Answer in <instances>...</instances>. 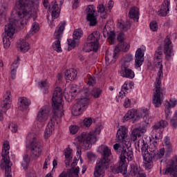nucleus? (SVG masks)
<instances>
[{"instance_id":"f257e3e1","label":"nucleus","mask_w":177,"mask_h":177,"mask_svg":"<svg viewBox=\"0 0 177 177\" xmlns=\"http://www.w3.org/2000/svg\"><path fill=\"white\" fill-rule=\"evenodd\" d=\"M34 6L32 1L27 0H17L15 3L16 16L19 19L11 18L9 23L5 26V34L2 35L3 44L5 49L9 48L10 46V39L15 38V33L16 32V27L19 26H26L30 20L31 16V10Z\"/></svg>"},{"instance_id":"f03ea898","label":"nucleus","mask_w":177,"mask_h":177,"mask_svg":"<svg viewBox=\"0 0 177 177\" xmlns=\"http://www.w3.org/2000/svg\"><path fill=\"white\" fill-rule=\"evenodd\" d=\"M154 63L156 67L159 68L158 75L159 77L156 78L154 83L155 91L153 93V104L155 107H160L162 104L164 100V88L161 87V80L160 78L162 77V51L158 49L154 55Z\"/></svg>"},{"instance_id":"7ed1b4c3","label":"nucleus","mask_w":177,"mask_h":177,"mask_svg":"<svg viewBox=\"0 0 177 177\" xmlns=\"http://www.w3.org/2000/svg\"><path fill=\"white\" fill-rule=\"evenodd\" d=\"M138 147H140L141 149L144 160L143 162L146 169H151L153 168V158L158 160L162 158L165 155V149L164 148L160 149L156 153H149V151H147V140L146 138L138 140Z\"/></svg>"},{"instance_id":"20e7f679","label":"nucleus","mask_w":177,"mask_h":177,"mask_svg":"<svg viewBox=\"0 0 177 177\" xmlns=\"http://www.w3.org/2000/svg\"><path fill=\"white\" fill-rule=\"evenodd\" d=\"M10 146L9 145V142L6 141L3 144L1 156L3 161L1 163V169H5L6 177H12V162H10V159L9 158V150Z\"/></svg>"},{"instance_id":"39448f33","label":"nucleus","mask_w":177,"mask_h":177,"mask_svg":"<svg viewBox=\"0 0 177 177\" xmlns=\"http://www.w3.org/2000/svg\"><path fill=\"white\" fill-rule=\"evenodd\" d=\"M125 144L116 143L113 145L115 151L118 154L119 158L127 161H132L133 160V151L132 148Z\"/></svg>"},{"instance_id":"423d86ee","label":"nucleus","mask_w":177,"mask_h":177,"mask_svg":"<svg viewBox=\"0 0 177 177\" xmlns=\"http://www.w3.org/2000/svg\"><path fill=\"white\" fill-rule=\"evenodd\" d=\"M28 140H33L30 144V153L32 158H38L42 153V145L34 133H30L27 136Z\"/></svg>"},{"instance_id":"0eeeda50","label":"nucleus","mask_w":177,"mask_h":177,"mask_svg":"<svg viewBox=\"0 0 177 177\" xmlns=\"http://www.w3.org/2000/svg\"><path fill=\"white\" fill-rule=\"evenodd\" d=\"M129 48H131V46L127 43H125L124 41L119 43L115 46L113 54H106V62H107L109 64H113V63H115L117 59H118V56H117L118 52H121V50L122 52H128L129 50Z\"/></svg>"},{"instance_id":"6e6552de","label":"nucleus","mask_w":177,"mask_h":177,"mask_svg":"<svg viewBox=\"0 0 177 177\" xmlns=\"http://www.w3.org/2000/svg\"><path fill=\"white\" fill-rule=\"evenodd\" d=\"M96 141L95 134L83 132L75 138V142H78L80 146H83L85 150H89L92 147V143Z\"/></svg>"},{"instance_id":"1a4fd4ad","label":"nucleus","mask_w":177,"mask_h":177,"mask_svg":"<svg viewBox=\"0 0 177 177\" xmlns=\"http://www.w3.org/2000/svg\"><path fill=\"white\" fill-rule=\"evenodd\" d=\"M88 43L84 46L86 52H97L99 49V39H100V33L97 31L93 32L88 38Z\"/></svg>"},{"instance_id":"9d476101","label":"nucleus","mask_w":177,"mask_h":177,"mask_svg":"<svg viewBox=\"0 0 177 177\" xmlns=\"http://www.w3.org/2000/svg\"><path fill=\"white\" fill-rule=\"evenodd\" d=\"M53 116L50 118V120L47 124L46 129L44 131V138L45 139H48L53 133V131H55V123L59 124L57 120L59 118H62V115H64L63 112L59 111H53Z\"/></svg>"},{"instance_id":"9b49d317","label":"nucleus","mask_w":177,"mask_h":177,"mask_svg":"<svg viewBox=\"0 0 177 177\" xmlns=\"http://www.w3.org/2000/svg\"><path fill=\"white\" fill-rule=\"evenodd\" d=\"M64 27H66V21H62L55 29V32L54 33V39H56V41L53 43V48L54 50H56V52H62L60 41H62V37H63Z\"/></svg>"},{"instance_id":"f8f14e48","label":"nucleus","mask_w":177,"mask_h":177,"mask_svg":"<svg viewBox=\"0 0 177 177\" xmlns=\"http://www.w3.org/2000/svg\"><path fill=\"white\" fill-rule=\"evenodd\" d=\"M89 104V99L85 97L77 100V102L73 105L72 108V114L75 117H78L82 114V111H85Z\"/></svg>"},{"instance_id":"ddd939ff","label":"nucleus","mask_w":177,"mask_h":177,"mask_svg":"<svg viewBox=\"0 0 177 177\" xmlns=\"http://www.w3.org/2000/svg\"><path fill=\"white\" fill-rule=\"evenodd\" d=\"M62 100H63V91H62V88L57 87L54 91L52 98L53 111H57L56 110L60 109V106H62Z\"/></svg>"},{"instance_id":"4468645a","label":"nucleus","mask_w":177,"mask_h":177,"mask_svg":"<svg viewBox=\"0 0 177 177\" xmlns=\"http://www.w3.org/2000/svg\"><path fill=\"white\" fill-rule=\"evenodd\" d=\"M115 140L120 145H124V146L129 145V141L128 140V129L127 127L122 126L118 129Z\"/></svg>"},{"instance_id":"2eb2a0df","label":"nucleus","mask_w":177,"mask_h":177,"mask_svg":"<svg viewBox=\"0 0 177 177\" xmlns=\"http://www.w3.org/2000/svg\"><path fill=\"white\" fill-rule=\"evenodd\" d=\"M163 175H170L172 177H177V156H174L169 161L165 170H162Z\"/></svg>"},{"instance_id":"dca6fc26","label":"nucleus","mask_w":177,"mask_h":177,"mask_svg":"<svg viewBox=\"0 0 177 177\" xmlns=\"http://www.w3.org/2000/svg\"><path fill=\"white\" fill-rule=\"evenodd\" d=\"M86 12L87 15L86 20L87 21H89V25L92 27L96 26V24H97V18L95 15V6L93 5L88 6L86 9Z\"/></svg>"},{"instance_id":"f3484780","label":"nucleus","mask_w":177,"mask_h":177,"mask_svg":"<svg viewBox=\"0 0 177 177\" xmlns=\"http://www.w3.org/2000/svg\"><path fill=\"white\" fill-rule=\"evenodd\" d=\"M50 108L48 106H42L37 113L36 120L39 122H45L49 118Z\"/></svg>"},{"instance_id":"a211bd4d","label":"nucleus","mask_w":177,"mask_h":177,"mask_svg":"<svg viewBox=\"0 0 177 177\" xmlns=\"http://www.w3.org/2000/svg\"><path fill=\"white\" fill-rule=\"evenodd\" d=\"M107 168H109V163L106 160L99 161L95 168L94 177L103 176L104 175V169H107Z\"/></svg>"},{"instance_id":"6ab92c4d","label":"nucleus","mask_w":177,"mask_h":177,"mask_svg":"<svg viewBox=\"0 0 177 177\" xmlns=\"http://www.w3.org/2000/svg\"><path fill=\"white\" fill-rule=\"evenodd\" d=\"M172 41L169 39V37L167 36L165 39V45H164V53L165 55V59L169 62L172 59V56H174V49L171 46Z\"/></svg>"},{"instance_id":"aec40b11","label":"nucleus","mask_w":177,"mask_h":177,"mask_svg":"<svg viewBox=\"0 0 177 177\" xmlns=\"http://www.w3.org/2000/svg\"><path fill=\"white\" fill-rule=\"evenodd\" d=\"M169 6H171V1L165 0L160 6V10L157 12L158 16L165 17L169 13Z\"/></svg>"},{"instance_id":"412c9836","label":"nucleus","mask_w":177,"mask_h":177,"mask_svg":"<svg viewBox=\"0 0 177 177\" xmlns=\"http://www.w3.org/2000/svg\"><path fill=\"white\" fill-rule=\"evenodd\" d=\"M140 118H142V115L138 114L136 109H131L125 114L123 120L124 121H129V120H131L132 122H136Z\"/></svg>"},{"instance_id":"4be33fe9","label":"nucleus","mask_w":177,"mask_h":177,"mask_svg":"<svg viewBox=\"0 0 177 177\" xmlns=\"http://www.w3.org/2000/svg\"><path fill=\"white\" fill-rule=\"evenodd\" d=\"M127 168L128 165L127 164V160L120 158L119 166L112 169V172L113 174H122V175H125L127 174Z\"/></svg>"},{"instance_id":"5701e85b","label":"nucleus","mask_w":177,"mask_h":177,"mask_svg":"<svg viewBox=\"0 0 177 177\" xmlns=\"http://www.w3.org/2000/svg\"><path fill=\"white\" fill-rule=\"evenodd\" d=\"M129 174L134 177H146V174L142 171L140 167L136 163L131 165Z\"/></svg>"},{"instance_id":"b1692460","label":"nucleus","mask_w":177,"mask_h":177,"mask_svg":"<svg viewBox=\"0 0 177 177\" xmlns=\"http://www.w3.org/2000/svg\"><path fill=\"white\" fill-rule=\"evenodd\" d=\"M98 152L103 153V158L100 159L99 161L102 162L103 160L108 163L109 165V158L111 156V150L109 149V147L105 145H101L98 147Z\"/></svg>"},{"instance_id":"393cba45","label":"nucleus","mask_w":177,"mask_h":177,"mask_svg":"<svg viewBox=\"0 0 177 177\" xmlns=\"http://www.w3.org/2000/svg\"><path fill=\"white\" fill-rule=\"evenodd\" d=\"M146 131V127H139L133 129L131 135V140L135 142L138 138H140L143 133H145Z\"/></svg>"},{"instance_id":"a878e982","label":"nucleus","mask_w":177,"mask_h":177,"mask_svg":"<svg viewBox=\"0 0 177 177\" xmlns=\"http://www.w3.org/2000/svg\"><path fill=\"white\" fill-rule=\"evenodd\" d=\"M49 12H51V16L53 19H57L59 17V13H60V8L56 1H52L51 5L48 6Z\"/></svg>"},{"instance_id":"bb28decb","label":"nucleus","mask_w":177,"mask_h":177,"mask_svg":"<svg viewBox=\"0 0 177 177\" xmlns=\"http://www.w3.org/2000/svg\"><path fill=\"white\" fill-rule=\"evenodd\" d=\"M129 66H121V72L120 74L124 78H129V80H132L135 78V73L132 69L129 68Z\"/></svg>"},{"instance_id":"cd10ccee","label":"nucleus","mask_w":177,"mask_h":177,"mask_svg":"<svg viewBox=\"0 0 177 177\" xmlns=\"http://www.w3.org/2000/svg\"><path fill=\"white\" fill-rule=\"evenodd\" d=\"M30 104H31V102L26 98V97H22L18 100V109L21 111H24V110H27Z\"/></svg>"},{"instance_id":"c85d7f7f","label":"nucleus","mask_w":177,"mask_h":177,"mask_svg":"<svg viewBox=\"0 0 177 177\" xmlns=\"http://www.w3.org/2000/svg\"><path fill=\"white\" fill-rule=\"evenodd\" d=\"M144 56L145 54L143 53V51L140 48H138L136 52V59H135V63L136 66L137 67H140L143 64L144 60Z\"/></svg>"},{"instance_id":"c756f323","label":"nucleus","mask_w":177,"mask_h":177,"mask_svg":"<svg viewBox=\"0 0 177 177\" xmlns=\"http://www.w3.org/2000/svg\"><path fill=\"white\" fill-rule=\"evenodd\" d=\"M155 138L156 140L151 143L149 146V144H147V146L149 147H147V149L149 154H155L158 150V137L155 136Z\"/></svg>"},{"instance_id":"7c9ffc66","label":"nucleus","mask_w":177,"mask_h":177,"mask_svg":"<svg viewBox=\"0 0 177 177\" xmlns=\"http://www.w3.org/2000/svg\"><path fill=\"white\" fill-rule=\"evenodd\" d=\"M11 93L10 91H6V94L4 95V100L1 102V106L3 110H9L10 109L11 100H10Z\"/></svg>"},{"instance_id":"2f4dec72","label":"nucleus","mask_w":177,"mask_h":177,"mask_svg":"<svg viewBox=\"0 0 177 177\" xmlns=\"http://www.w3.org/2000/svg\"><path fill=\"white\" fill-rule=\"evenodd\" d=\"M17 48L20 49L21 52H23V53H26V52H28L30 46L28 43L26 41V39H21L17 41Z\"/></svg>"},{"instance_id":"473e14b6","label":"nucleus","mask_w":177,"mask_h":177,"mask_svg":"<svg viewBox=\"0 0 177 177\" xmlns=\"http://www.w3.org/2000/svg\"><path fill=\"white\" fill-rule=\"evenodd\" d=\"M129 89H132V83H129L128 82H124L122 86L120 92L119 93V97H121V99L125 97Z\"/></svg>"},{"instance_id":"72a5a7b5","label":"nucleus","mask_w":177,"mask_h":177,"mask_svg":"<svg viewBox=\"0 0 177 177\" xmlns=\"http://www.w3.org/2000/svg\"><path fill=\"white\" fill-rule=\"evenodd\" d=\"M77 70L74 68L66 70L65 71V80H68L69 81H74V80L77 78Z\"/></svg>"},{"instance_id":"f704fd0d","label":"nucleus","mask_w":177,"mask_h":177,"mask_svg":"<svg viewBox=\"0 0 177 177\" xmlns=\"http://www.w3.org/2000/svg\"><path fill=\"white\" fill-rule=\"evenodd\" d=\"M133 60L132 55L127 54L122 58L121 67H129L131 62Z\"/></svg>"},{"instance_id":"c9c22d12","label":"nucleus","mask_w":177,"mask_h":177,"mask_svg":"<svg viewBox=\"0 0 177 177\" xmlns=\"http://www.w3.org/2000/svg\"><path fill=\"white\" fill-rule=\"evenodd\" d=\"M129 17L133 19V20H139V8L138 7H132L129 12Z\"/></svg>"},{"instance_id":"e433bc0d","label":"nucleus","mask_w":177,"mask_h":177,"mask_svg":"<svg viewBox=\"0 0 177 177\" xmlns=\"http://www.w3.org/2000/svg\"><path fill=\"white\" fill-rule=\"evenodd\" d=\"M38 31H39V24L37 22H34L32 25L30 30L25 37V39L30 38V37L34 35V34H35V32H38Z\"/></svg>"},{"instance_id":"4c0bfd02","label":"nucleus","mask_w":177,"mask_h":177,"mask_svg":"<svg viewBox=\"0 0 177 177\" xmlns=\"http://www.w3.org/2000/svg\"><path fill=\"white\" fill-rule=\"evenodd\" d=\"M64 156H65V164L66 165H70V162L71 160H73V156H71V153H73V150L70 148H66L65 150H64Z\"/></svg>"},{"instance_id":"58836bf2","label":"nucleus","mask_w":177,"mask_h":177,"mask_svg":"<svg viewBox=\"0 0 177 177\" xmlns=\"http://www.w3.org/2000/svg\"><path fill=\"white\" fill-rule=\"evenodd\" d=\"M20 62V58L17 57V59L15 61L11 66V77L12 80L16 78V69L19 67V62Z\"/></svg>"},{"instance_id":"ea45409f","label":"nucleus","mask_w":177,"mask_h":177,"mask_svg":"<svg viewBox=\"0 0 177 177\" xmlns=\"http://www.w3.org/2000/svg\"><path fill=\"white\" fill-rule=\"evenodd\" d=\"M97 9L102 19H106V17H107V12H106V8L104 7V5L103 4L98 5V6L97 7Z\"/></svg>"},{"instance_id":"a19ab883","label":"nucleus","mask_w":177,"mask_h":177,"mask_svg":"<svg viewBox=\"0 0 177 177\" xmlns=\"http://www.w3.org/2000/svg\"><path fill=\"white\" fill-rule=\"evenodd\" d=\"M118 27L122 31H128L131 28V22L129 21H121L118 23Z\"/></svg>"},{"instance_id":"79ce46f5","label":"nucleus","mask_w":177,"mask_h":177,"mask_svg":"<svg viewBox=\"0 0 177 177\" xmlns=\"http://www.w3.org/2000/svg\"><path fill=\"white\" fill-rule=\"evenodd\" d=\"M163 143L167 149V151L171 153V151H172V146L171 145L169 137L166 136L163 140Z\"/></svg>"},{"instance_id":"37998d69","label":"nucleus","mask_w":177,"mask_h":177,"mask_svg":"<svg viewBox=\"0 0 177 177\" xmlns=\"http://www.w3.org/2000/svg\"><path fill=\"white\" fill-rule=\"evenodd\" d=\"M28 165H30V156L28 154H25L23 158L21 167H23L24 169H27Z\"/></svg>"},{"instance_id":"c03bdc74","label":"nucleus","mask_w":177,"mask_h":177,"mask_svg":"<svg viewBox=\"0 0 177 177\" xmlns=\"http://www.w3.org/2000/svg\"><path fill=\"white\" fill-rule=\"evenodd\" d=\"M109 42L111 45H114L115 42V32L110 31V32L107 35Z\"/></svg>"},{"instance_id":"a18cd8bd","label":"nucleus","mask_w":177,"mask_h":177,"mask_svg":"<svg viewBox=\"0 0 177 177\" xmlns=\"http://www.w3.org/2000/svg\"><path fill=\"white\" fill-rule=\"evenodd\" d=\"M8 4L2 3L0 5V16H6V13H8Z\"/></svg>"},{"instance_id":"49530a36","label":"nucleus","mask_w":177,"mask_h":177,"mask_svg":"<svg viewBox=\"0 0 177 177\" xmlns=\"http://www.w3.org/2000/svg\"><path fill=\"white\" fill-rule=\"evenodd\" d=\"M91 95L93 96L95 99H97L100 97V95H102V89L97 88H94L91 92Z\"/></svg>"},{"instance_id":"de8ad7c7","label":"nucleus","mask_w":177,"mask_h":177,"mask_svg":"<svg viewBox=\"0 0 177 177\" xmlns=\"http://www.w3.org/2000/svg\"><path fill=\"white\" fill-rule=\"evenodd\" d=\"M84 32H82V30L81 29H76L74 32H73V39H80V38L82 37Z\"/></svg>"},{"instance_id":"09e8293b","label":"nucleus","mask_w":177,"mask_h":177,"mask_svg":"<svg viewBox=\"0 0 177 177\" xmlns=\"http://www.w3.org/2000/svg\"><path fill=\"white\" fill-rule=\"evenodd\" d=\"M177 101L175 98L170 99L169 102L166 101L165 103V107H175L176 106Z\"/></svg>"},{"instance_id":"8fccbe9b","label":"nucleus","mask_w":177,"mask_h":177,"mask_svg":"<svg viewBox=\"0 0 177 177\" xmlns=\"http://www.w3.org/2000/svg\"><path fill=\"white\" fill-rule=\"evenodd\" d=\"M170 125L176 129L177 128V111L174 112V118L170 120Z\"/></svg>"},{"instance_id":"3c124183","label":"nucleus","mask_w":177,"mask_h":177,"mask_svg":"<svg viewBox=\"0 0 177 177\" xmlns=\"http://www.w3.org/2000/svg\"><path fill=\"white\" fill-rule=\"evenodd\" d=\"M68 50H71V49H74L77 46V42L75 39H68Z\"/></svg>"},{"instance_id":"603ef678","label":"nucleus","mask_w":177,"mask_h":177,"mask_svg":"<svg viewBox=\"0 0 177 177\" xmlns=\"http://www.w3.org/2000/svg\"><path fill=\"white\" fill-rule=\"evenodd\" d=\"M84 127L89 128L92 125V118H86L83 121Z\"/></svg>"},{"instance_id":"864d4df0","label":"nucleus","mask_w":177,"mask_h":177,"mask_svg":"<svg viewBox=\"0 0 177 177\" xmlns=\"http://www.w3.org/2000/svg\"><path fill=\"white\" fill-rule=\"evenodd\" d=\"M79 129H80V127L77 125H71L69 127L70 132L73 135H75V133L78 132Z\"/></svg>"},{"instance_id":"5fc2aeb1","label":"nucleus","mask_w":177,"mask_h":177,"mask_svg":"<svg viewBox=\"0 0 177 177\" xmlns=\"http://www.w3.org/2000/svg\"><path fill=\"white\" fill-rule=\"evenodd\" d=\"M8 128L11 131V132H13L14 133H16V132H17V124H16V123H10L8 125Z\"/></svg>"},{"instance_id":"6e6d98bb","label":"nucleus","mask_w":177,"mask_h":177,"mask_svg":"<svg viewBox=\"0 0 177 177\" xmlns=\"http://www.w3.org/2000/svg\"><path fill=\"white\" fill-rule=\"evenodd\" d=\"M38 85L40 89H44V91L48 90V83L46 82V81L41 82L38 84Z\"/></svg>"},{"instance_id":"4d7b16f0","label":"nucleus","mask_w":177,"mask_h":177,"mask_svg":"<svg viewBox=\"0 0 177 177\" xmlns=\"http://www.w3.org/2000/svg\"><path fill=\"white\" fill-rule=\"evenodd\" d=\"M149 27L151 30V31H157L158 28V26L157 25V22H156L155 21H153L150 23L149 24Z\"/></svg>"},{"instance_id":"13d9d810","label":"nucleus","mask_w":177,"mask_h":177,"mask_svg":"<svg viewBox=\"0 0 177 177\" xmlns=\"http://www.w3.org/2000/svg\"><path fill=\"white\" fill-rule=\"evenodd\" d=\"M143 120H144V122H145L147 125H149V124L151 123V116H150V115H145L143 117Z\"/></svg>"},{"instance_id":"bf43d9fd","label":"nucleus","mask_w":177,"mask_h":177,"mask_svg":"<svg viewBox=\"0 0 177 177\" xmlns=\"http://www.w3.org/2000/svg\"><path fill=\"white\" fill-rule=\"evenodd\" d=\"M110 31H111L110 27L106 25L103 29V36L104 38H106V36L110 32Z\"/></svg>"},{"instance_id":"052dcab7","label":"nucleus","mask_w":177,"mask_h":177,"mask_svg":"<svg viewBox=\"0 0 177 177\" xmlns=\"http://www.w3.org/2000/svg\"><path fill=\"white\" fill-rule=\"evenodd\" d=\"M117 39L120 43L124 42V40L125 39V35L122 32L119 33L118 35Z\"/></svg>"},{"instance_id":"680f3d73","label":"nucleus","mask_w":177,"mask_h":177,"mask_svg":"<svg viewBox=\"0 0 177 177\" xmlns=\"http://www.w3.org/2000/svg\"><path fill=\"white\" fill-rule=\"evenodd\" d=\"M87 157L91 161H95L96 160V155L92 152H88L87 153Z\"/></svg>"},{"instance_id":"e2e57ef3","label":"nucleus","mask_w":177,"mask_h":177,"mask_svg":"<svg viewBox=\"0 0 177 177\" xmlns=\"http://www.w3.org/2000/svg\"><path fill=\"white\" fill-rule=\"evenodd\" d=\"M165 113L166 120H169V117L171 116V108L165 107Z\"/></svg>"},{"instance_id":"0e129e2a","label":"nucleus","mask_w":177,"mask_h":177,"mask_svg":"<svg viewBox=\"0 0 177 177\" xmlns=\"http://www.w3.org/2000/svg\"><path fill=\"white\" fill-rule=\"evenodd\" d=\"M152 128H153V132H157V131H158L159 129H161V128H162V127H161V124H160V123H159V122H158V123L155 124L152 127Z\"/></svg>"},{"instance_id":"69168bd1","label":"nucleus","mask_w":177,"mask_h":177,"mask_svg":"<svg viewBox=\"0 0 177 177\" xmlns=\"http://www.w3.org/2000/svg\"><path fill=\"white\" fill-rule=\"evenodd\" d=\"M124 106L125 109H129V107H131V100L129 98H126L125 101L124 102Z\"/></svg>"},{"instance_id":"338daca9","label":"nucleus","mask_w":177,"mask_h":177,"mask_svg":"<svg viewBox=\"0 0 177 177\" xmlns=\"http://www.w3.org/2000/svg\"><path fill=\"white\" fill-rule=\"evenodd\" d=\"M138 114H140V115L144 117L145 115H149V111L147 110V109H141V112Z\"/></svg>"},{"instance_id":"774afa93","label":"nucleus","mask_w":177,"mask_h":177,"mask_svg":"<svg viewBox=\"0 0 177 177\" xmlns=\"http://www.w3.org/2000/svg\"><path fill=\"white\" fill-rule=\"evenodd\" d=\"M80 172V167H75L73 171L72 172V175H73L75 177H78V174Z\"/></svg>"}]
</instances>
